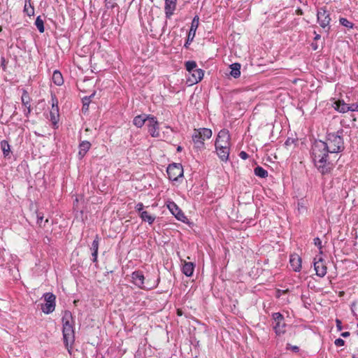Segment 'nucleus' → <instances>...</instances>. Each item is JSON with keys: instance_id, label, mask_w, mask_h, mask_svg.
Segmentation results:
<instances>
[{"instance_id": "a211bd4d", "label": "nucleus", "mask_w": 358, "mask_h": 358, "mask_svg": "<svg viewBox=\"0 0 358 358\" xmlns=\"http://www.w3.org/2000/svg\"><path fill=\"white\" fill-rule=\"evenodd\" d=\"M289 263L290 266L292 268V269L297 272L299 271L301 268V257L296 255L293 254L290 255L289 258Z\"/></svg>"}, {"instance_id": "0eeeda50", "label": "nucleus", "mask_w": 358, "mask_h": 358, "mask_svg": "<svg viewBox=\"0 0 358 358\" xmlns=\"http://www.w3.org/2000/svg\"><path fill=\"white\" fill-rule=\"evenodd\" d=\"M317 18L320 26L324 29L327 33H329L331 18L329 11L325 6L320 8L317 10Z\"/></svg>"}, {"instance_id": "4c0bfd02", "label": "nucleus", "mask_w": 358, "mask_h": 358, "mask_svg": "<svg viewBox=\"0 0 358 358\" xmlns=\"http://www.w3.org/2000/svg\"><path fill=\"white\" fill-rule=\"evenodd\" d=\"M289 292V289H277L276 290V298H280L282 294H287Z\"/></svg>"}, {"instance_id": "dca6fc26", "label": "nucleus", "mask_w": 358, "mask_h": 358, "mask_svg": "<svg viewBox=\"0 0 358 358\" xmlns=\"http://www.w3.org/2000/svg\"><path fill=\"white\" fill-rule=\"evenodd\" d=\"M52 108L50 110V120L53 123H56L59 117L58 101L55 96H52Z\"/></svg>"}, {"instance_id": "6ab92c4d", "label": "nucleus", "mask_w": 358, "mask_h": 358, "mask_svg": "<svg viewBox=\"0 0 358 358\" xmlns=\"http://www.w3.org/2000/svg\"><path fill=\"white\" fill-rule=\"evenodd\" d=\"M192 77L189 78V81L192 83H197L200 82L203 77V71L201 69H196L191 73Z\"/></svg>"}, {"instance_id": "f704fd0d", "label": "nucleus", "mask_w": 358, "mask_h": 358, "mask_svg": "<svg viewBox=\"0 0 358 358\" xmlns=\"http://www.w3.org/2000/svg\"><path fill=\"white\" fill-rule=\"evenodd\" d=\"M168 208L171 211V213L174 215L177 210H178V207L174 202H171L168 205Z\"/></svg>"}, {"instance_id": "b1692460", "label": "nucleus", "mask_w": 358, "mask_h": 358, "mask_svg": "<svg viewBox=\"0 0 358 358\" xmlns=\"http://www.w3.org/2000/svg\"><path fill=\"white\" fill-rule=\"evenodd\" d=\"M140 217L143 221L148 222V224H152L155 220V216L150 214L148 211H142L140 213Z\"/></svg>"}, {"instance_id": "37998d69", "label": "nucleus", "mask_w": 358, "mask_h": 358, "mask_svg": "<svg viewBox=\"0 0 358 358\" xmlns=\"http://www.w3.org/2000/svg\"><path fill=\"white\" fill-rule=\"evenodd\" d=\"M336 327L338 329V331H341L342 329V323H341V321L338 319H336Z\"/></svg>"}, {"instance_id": "603ef678", "label": "nucleus", "mask_w": 358, "mask_h": 358, "mask_svg": "<svg viewBox=\"0 0 358 358\" xmlns=\"http://www.w3.org/2000/svg\"><path fill=\"white\" fill-rule=\"evenodd\" d=\"M352 358H358V353L357 355H355Z\"/></svg>"}, {"instance_id": "2eb2a0df", "label": "nucleus", "mask_w": 358, "mask_h": 358, "mask_svg": "<svg viewBox=\"0 0 358 358\" xmlns=\"http://www.w3.org/2000/svg\"><path fill=\"white\" fill-rule=\"evenodd\" d=\"M314 267L316 272V275L320 277H324L327 274V268L322 258H320L318 261L314 262Z\"/></svg>"}, {"instance_id": "8fccbe9b", "label": "nucleus", "mask_w": 358, "mask_h": 358, "mask_svg": "<svg viewBox=\"0 0 358 358\" xmlns=\"http://www.w3.org/2000/svg\"><path fill=\"white\" fill-rule=\"evenodd\" d=\"M177 314H178V315H180V316L182 315V310L180 309H178Z\"/></svg>"}, {"instance_id": "f257e3e1", "label": "nucleus", "mask_w": 358, "mask_h": 358, "mask_svg": "<svg viewBox=\"0 0 358 358\" xmlns=\"http://www.w3.org/2000/svg\"><path fill=\"white\" fill-rule=\"evenodd\" d=\"M329 150L322 141H315L312 147V156L315 166L322 174L329 173L333 169V165L327 161Z\"/></svg>"}, {"instance_id": "2f4dec72", "label": "nucleus", "mask_w": 358, "mask_h": 358, "mask_svg": "<svg viewBox=\"0 0 358 358\" xmlns=\"http://www.w3.org/2000/svg\"><path fill=\"white\" fill-rule=\"evenodd\" d=\"M185 65L186 70L189 73H191L194 70H196V66H197V64H196V62H194V61H187L185 62Z\"/></svg>"}, {"instance_id": "20e7f679", "label": "nucleus", "mask_w": 358, "mask_h": 358, "mask_svg": "<svg viewBox=\"0 0 358 358\" xmlns=\"http://www.w3.org/2000/svg\"><path fill=\"white\" fill-rule=\"evenodd\" d=\"M132 282L138 288L145 290H151L157 287L159 282V278L156 279L148 278L145 280L144 275L141 271H136L131 273Z\"/></svg>"}, {"instance_id": "5701e85b", "label": "nucleus", "mask_w": 358, "mask_h": 358, "mask_svg": "<svg viewBox=\"0 0 358 358\" xmlns=\"http://www.w3.org/2000/svg\"><path fill=\"white\" fill-rule=\"evenodd\" d=\"M148 121V115H140L134 118L133 123L138 128H141L143 124Z\"/></svg>"}, {"instance_id": "a18cd8bd", "label": "nucleus", "mask_w": 358, "mask_h": 358, "mask_svg": "<svg viewBox=\"0 0 358 358\" xmlns=\"http://www.w3.org/2000/svg\"><path fill=\"white\" fill-rule=\"evenodd\" d=\"M352 106H353V111L358 112V101L355 103H352Z\"/></svg>"}, {"instance_id": "a19ab883", "label": "nucleus", "mask_w": 358, "mask_h": 358, "mask_svg": "<svg viewBox=\"0 0 358 358\" xmlns=\"http://www.w3.org/2000/svg\"><path fill=\"white\" fill-rule=\"evenodd\" d=\"M144 208V206L142 203H138L135 207L136 211H138L139 213H141Z\"/></svg>"}, {"instance_id": "412c9836", "label": "nucleus", "mask_w": 358, "mask_h": 358, "mask_svg": "<svg viewBox=\"0 0 358 358\" xmlns=\"http://www.w3.org/2000/svg\"><path fill=\"white\" fill-rule=\"evenodd\" d=\"M99 245V237L98 235L96 236L95 239L93 241L92 244V249L93 250L92 257H93V262H97L98 257V250Z\"/></svg>"}, {"instance_id": "f8f14e48", "label": "nucleus", "mask_w": 358, "mask_h": 358, "mask_svg": "<svg viewBox=\"0 0 358 358\" xmlns=\"http://www.w3.org/2000/svg\"><path fill=\"white\" fill-rule=\"evenodd\" d=\"M31 101V99L28 92L26 90L22 89L21 101H22V106L24 107V114L27 117H29V115L31 111V104H30Z\"/></svg>"}, {"instance_id": "bb28decb", "label": "nucleus", "mask_w": 358, "mask_h": 358, "mask_svg": "<svg viewBox=\"0 0 358 358\" xmlns=\"http://www.w3.org/2000/svg\"><path fill=\"white\" fill-rule=\"evenodd\" d=\"M24 12L28 16H32L34 15V7L31 3V0H25Z\"/></svg>"}, {"instance_id": "ddd939ff", "label": "nucleus", "mask_w": 358, "mask_h": 358, "mask_svg": "<svg viewBox=\"0 0 358 358\" xmlns=\"http://www.w3.org/2000/svg\"><path fill=\"white\" fill-rule=\"evenodd\" d=\"M198 26H199V17L195 16L194 17V19L192 20V22L191 24V27H190V29H189V31L188 34L187 39L185 44V47H187V45L189 44L193 41V39L195 36L196 31L198 28Z\"/></svg>"}, {"instance_id": "c85d7f7f", "label": "nucleus", "mask_w": 358, "mask_h": 358, "mask_svg": "<svg viewBox=\"0 0 358 358\" xmlns=\"http://www.w3.org/2000/svg\"><path fill=\"white\" fill-rule=\"evenodd\" d=\"M49 222L48 219H45L44 220L43 214L41 213H37V224L41 227L44 228L46 227V224Z\"/></svg>"}, {"instance_id": "473e14b6", "label": "nucleus", "mask_w": 358, "mask_h": 358, "mask_svg": "<svg viewBox=\"0 0 358 358\" xmlns=\"http://www.w3.org/2000/svg\"><path fill=\"white\" fill-rule=\"evenodd\" d=\"M340 23L347 27V28H349V29H352L353 27H354V24L351 22H350L348 19L346 18H344V17H341L340 20Z\"/></svg>"}, {"instance_id": "423d86ee", "label": "nucleus", "mask_w": 358, "mask_h": 358, "mask_svg": "<svg viewBox=\"0 0 358 358\" xmlns=\"http://www.w3.org/2000/svg\"><path fill=\"white\" fill-rule=\"evenodd\" d=\"M212 136V131L207 128H201L194 129L192 134V141L196 149L201 150L204 148V141L209 139Z\"/></svg>"}, {"instance_id": "c03bdc74", "label": "nucleus", "mask_w": 358, "mask_h": 358, "mask_svg": "<svg viewBox=\"0 0 358 358\" xmlns=\"http://www.w3.org/2000/svg\"><path fill=\"white\" fill-rule=\"evenodd\" d=\"M296 14L298 15H302L303 14V12L301 8H298L296 10Z\"/></svg>"}, {"instance_id": "c9c22d12", "label": "nucleus", "mask_w": 358, "mask_h": 358, "mask_svg": "<svg viewBox=\"0 0 358 358\" xmlns=\"http://www.w3.org/2000/svg\"><path fill=\"white\" fill-rule=\"evenodd\" d=\"M296 141H297V140H295V139L291 138H288L286 140L285 145V146H287L288 148V147H290L292 144L295 145Z\"/></svg>"}, {"instance_id": "6e6552de", "label": "nucleus", "mask_w": 358, "mask_h": 358, "mask_svg": "<svg viewBox=\"0 0 358 358\" xmlns=\"http://www.w3.org/2000/svg\"><path fill=\"white\" fill-rule=\"evenodd\" d=\"M273 320V329L278 336L282 335L286 331V324L284 316L280 313H274L272 315Z\"/></svg>"}, {"instance_id": "f3484780", "label": "nucleus", "mask_w": 358, "mask_h": 358, "mask_svg": "<svg viewBox=\"0 0 358 358\" xmlns=\"http://www.w3.org/2000/svg\"><path fill=\"white\" fill-rule=\"evenodd\" d=\"M334 108L340 113H346L348 111H353V106L352 104L345 103L343 100H338L334 103Z\"/></svg>"}, {"instance_id": "c756f323", "label": "nucleus", "mask_w": 358, "mask_h": 358, "mask_svg": "<svg viewBox=\"0 0 358 358\" xmlns=\"http://www.w3.org/2000/svg\"><path fill=\"white\" fill-rule=\"evenodd\" d=\"M1 148L3 153V155L5 157L8 156L10 151V145L8 144V143L6 141H2L1 142Z\"/></svg>"}, {"instance_id": "7c9ffc66", "label": "nucleus", "mask_w": 358, "mask_h": 358, "mask_svg": "<svg viewBox=\"0 0 358 358\" xmlns=\"http://www.w3.org/2000/svg\"><path fill=\"white\" fill-rule=\"evenodd\" d=\"M35 25L36 26L38 30L40 33H43L45 31L44 28V22L43 20L41 19V16H38L35 21Z\"/></svg>"}, {"instance_id": "4468645a", "label": "nucleus", "mask_w": 358, "mask_h": 358, "mask_svg": "<svg viewBox=\"0 0 358 358\" xmlns=\"http://www.w3.org/2000/svg\"><path fill=\"white\" fill-rule=\"evenodd\" d=\"M177 0H165L164 13L166 17L170 19L176 9Z\"/></svg>"}, {"instance_id": "ea45409f", "label": "nucleus", "mask_w": 358, "mask_h": 358, "mask_svg": "<svg viewBox=\"0 0 358 358\" xmlns=\"http://www.w3.org/2000/svg\"><path fill=\"white\" fill-rule=\"evenodd\" d=\"M174 215L176 216V217L179 220H182V217H184V214L181 212V210L178 208V210H177V212L174 214Z\"/></svg>"}, {"instance_id": "79ce46f5", "label": "nucleus", "mask_w": 358, "mask_h": 358, "mask_svg": "<svg viewBox=\"0 0 358 358\" xmlns=\"http://www.w3.org/2000/svg\"><path fill=\"white\" fill-rule=\"evenodd\" d=\"M239 156L243 159H247L248 158V155L244 151H241Z\"/></svg>"}, {"instance_id": "58836bf2", "label": "nucleus", "mask_w": 358, "mask_h": 358, "mask_svg": "<svg viewBox=\"0 0 358 358\" xmlns=\"http://www.w3.org/2000/svg\"><path fill=\"white\" fill-rule=\"evenodd\" d=\"M334 344L337 347L343 346L345 345V341L341 338H337L334 341Z\"/></svg>"}, {"instance_id": "393cba45", "label": "nucleus", "mask_w": 358, "mask_h": 358, "mask_svg": "<svg viewBox=\"0 0 358 358\" xmlns=\"http://www.w3.org/2000/svg\"><path fill=\"white\" fill-rule=\"evenodd\" d=\"M52 81L57 86H61L64 83L63 76L60 71L55 70L53 72Z\"/></svg>"}, {"instance_id": "864d4df0", "label": "nucleus", "mask_w": 358, "mask_h": 358, "mask_svg": "<svg viewBox=\"0 0 358 358\" xmlns=\"http://www.w3.org/2000/svg\"><path fill=\"white\" fill-rule=\"evenodd\" d=\"M293 349H294V350H298L299 348H298V347H296V346H294V347L293 348Z\"/></svg>"}, {"instance_id": "49530a36", "label": "nucleus", "mask_w": 358, "mask_h": 358, "mask_svg": "<svg viewBox=\"0 0 358 358\" xmlns=\"http://www.w3.org/2000/svg\"><path fill=\"white\" fill-rule=\"evenodd\" d=\"M350 332L349 331H345V332H343L341 334V336L344 337V338H346V337H348L350 336Z\"/></svg>"}, {"instance_id": "9d476101", "label": "nucleus", "mask_w": 358, "mask_h": 358, "mask_svg": "<svg viewBox=\"0 0 358 358\" xmlns=\"http://www.w3.org/2000/svg\"><path fill=\"white\" fill-rule=\"evenodd\" d=\"M169 178L173 181H176L183 176V169L180 164H170L166 169Z\"/></svg>"}, {"instance_id": "09e8293b", "label": "nucleus", "mask_w": 358, "mask_h": 358, "mask_svg": "<svg viewBox=\"0 0 358 358\" xmlns=\"http://www.w3.org/2000/svg\"><path fill=\"white\" fill-rule=\"evenodd\" d=\"M311 46H312V48H313V49L314 50H316L317 49V44H315V43H312V45H311Z\"/></svg>"}, {"instance_id": "5fc2aeb1", "label": "nucleus", "mask_w": 358, "mask_h": 358, "mask_svg": "<svg viewBox=\"0 0 358 358\" xmlns=\"http://www.w3.org/2000/svg\"><path fill=\"white\" fill-rule=\"evenodd\" d=\"M357 334H358V332H357Z\"/></svg>"}, {"instance_id": "cd10ccee", "label": "nucleus", "mask_w": 358, "mask_h": 358, "mask_svg": "<svg viewBox=\"0 0 358 358\" xmlns=\"http://www.w3.org/2000/svg\"><path fill=\"white\" fill-rule=\"evenodd\" d=\"M255 174L262 178H265L268 176V171L262 166H257L254 170Z\"/></svg>"}, {"instance_id": "de8ad7c7", "label": "nucleus", "mask_w": 358, "mask_h": 358, "mask_svg": "<svg viewBox=\"0 0 358 358\" xmlns=\"http://www.w3.org/2000/svg\"><path fill=\"white\" fill-rule=\"evenodd\" d=\"M314 34H315V38H314L315 41H317V40L320 39L321 36L320 34H317L315 31L314 32Z\"/></svg>"}, {"instance_id": "e433bc0d", "label": "nucleus", "mask_w": 358, "mask_h": 358, "mask_svg": "<svg viewBox=\"0 0 358 358\" xmlns=\"http://www.w3.org/2000/svg\"><path fill=\"white\" fill-rule=\"evenodd\" d=\"M313 241L315 245H316L320 250H321L322 248V241L318 237H317L314 238Z\"/></svg>"}, {"instance_id": "39448f33", "label": "nucleus", "mask_w": 358, "mask_h": 358, "mask_svg": "<svg viewBox=\"0 0 358 358\" xmlns=\"http://www.w3.org/2000/svg\"><path fill=\"white\" fill-rule=\"evenodd\" d=\"M343 131L328 134L326 141H323L329 153H338L344 150V142L341 136Z\"/></svg>"}, {"instance_id": "7ed1b4c3", "label": "nucleus", "mask_w": 358, "mask_h": 358, "mask_svg": "<svg viewBox=\"0 0 358 358\" xmlns=\"http://www.w3.org/2000/svg\"><path fill=\"white\" fill-rule=\"evenodd\" d=\"M215 145L217 154L220 159L227 161L230 150V135L228 130L222 129L218 133Z\"/></svg>"}, {"instance_id": "aec40b11", "label": "nucleus", "mask_w": 358, "mask_h": 358, "mask_svg": "<svg viewBox=\"0 0 358 358\" xmlns=\"http://www.w3.org/2000/svg\"><path fill=\"white\" fill-rule=\"evenodd\" d=\"M91 148V143L87 141H83L79 144L78 155L83 158Z\"/></svg>"}, {"instance_id": "72a5a7b5", "label": "nucleus", "mask_w": 358, "mask_h": 358, "mask_svg": "<svg viewBox=\"0 0 358 358\" xmlns=\"http://www.w3.org/2000/svg\"><path fill=\"white\" fill-rule=\"evenodd\" d=\"M116 0H105V5L107 8H114L117 6Z\"/></svg>"}, {"instance_id": "1a4fd4ad", "label": "nucleus", "mask_w": 358, "mask_h": 358, "mask_svg": "<svg viewBox=\"0 0 358 358\" xmlns=\"http://www.w3.org/2000/svg\"><path fill=\"white\" fill-rule=\"evenodd\" d=\"M45 303L41 305V310L45 314L52 313L55 308V299L56 296L50 292L45 293L43 294Z\"/></svg>"}, {"instance_id": "f03ea898", "label": "nucleus", "mask_w": 358, "mask_h": 358, "mask_svg": "<svg viewBox=\"0 0 358 358\" xmlns=\"http://www.w3.org/2000/svg\"><path fill=\"white\" fill-rule=\"evenodd\" d=\"M73 317L70 311H65L62 317L63 340L69 353L71 355L73 345L75 341V332L72 324Z\"/></svg>"}, {"instance_id": "9b49d317", "label": "nucleus", "mask_w": 358, "mask_h": 358, "mask_svg": "<svg viewBox=\"0 0 358 358\" xmlns=\"http://www.w3.org/2000/svg\"><path fill=\"white\" fill-rule=\"evenodd\" d=\"M146 125L148 127V132L152 137L157 138L159 136V122L156 117L148 115Z\"/></svg>"}, {"instance_id": "a878e982", "label": "nucleus", "mask_w": 358, "mask_h": 358, "mask_svg": "<svg viewBox=\"0 0 358 358\" xmlns=\"http://www.w3.org/2000/svg\"><path fill=\"white\" fill-rule=\"evenodd\" d=\"M231 72L230 74L235 78H238L241 76V64L238 63L232 64L230 66Z\"/></svg>"}, {"instance_id": "3c124183", "label": "nucleus", "mask_w": 358, "mask_h": 358, "mask_svg": "<svg viewBox=\"0 0 358 358\" xmlns=\"http://www.w3.org/2000/svg\"><path fill=\"white\" fill-rule=\"evenodd\" d=\"M181 150H182V148L180 146H178L177 148V151L180 152V151H181Z\"/></svg>"}, {"instance_id": "4be33fe9", "label": "nucleus", "mask_w": 358, "mask_h": 358, "mask_svg": "<svg viewBox=\"0 0 358 358\" xmlns=\"http://www.w3.org/2000/svg\"><path fill=\"white\" fill-rule=\"evenodd\" d=\"M194 270V266L192 262H184L182 265V273L189 277L192 276Z\"/></svg>"}]
</instances>
